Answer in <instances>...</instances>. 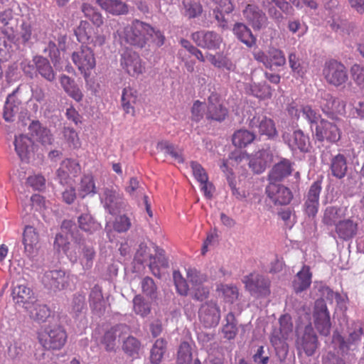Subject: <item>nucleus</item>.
<instances>
[{
	"instance_id": "15",
	"label": "nucleus",
	"mask_w": 364,
	"mask_h": 364,
	"mask_svg": "<svg viewBox=\"0 0 364 364\" xmlns=\"http://www.w3.org/2000/svg\"><path fill=\"white\" fill-rule=\"evenodd\" d=\"M291 190L281 183L269 182L265 193L275 205H287L291 203L294 197Z\"/></svg>"
},
{
	"instance_id": "33",
	"label": "nucleus",
	"mask_w": 364,
	"mask_h": 364,
	"mask_svg": "<svg viewBox=\"0 0 364 364\" xmlns=\"http://www.w3.org/2000/svg\"><path fill=\"white\" fill-rule=\"evenodd\" d=\"M232 33L238 41L248 48L256 45L257 38L252 30L245 23L236 22L232 27Z\"/></svg>"
},
{
	"instance_id": "42",
	"label": "nucleus",
	"mask_w": 364,
	"mask_h": 364,
	"mask_svg": "<svg viewBox=\"0 0 364 364\" xmlns=\"http://www.w3.org/2000/svg\"><path fill=\"white\" fill-rule=\"evenodd\" d=\"M257 135L247 129H240L234 132L232 136V144L238 148H244L257 141Z\"/></svg>"
},
{
	"instance_id": "5",
	"label": "nucleus",
	"mask_w": 364,
	"mask_h": 364,
	"mask_svg": "<svg viewBox=\"0 0 364 364\" xmlns=\"http://www.w3.org/2000/svg\"><path fill=\"white\" fill-rule=\"evenodd\" d=\"M43 36L44 33L38 23L23 21L20 26L17 41L23 50L31 49L35 43L43 38Z\"/></svg>"
},
{
	"instance_id": "18",
	"label": "nucleus",
	"mask_w": 364,
	"mask_h": 364,
	"mask_svg": "<svg viewBox=\"0 0 364 364\" xmlns=\"http://www.w3.org/2000/svg\"><path fill=\"white\" fill-rule=\"evenodd\" d=\"M41 282L46 289L53 292L61 291L68 286L66 272L61 269L46 271L42 277Z\"/></svg>"
},
{
	"instance_id": "31",
	"label": "nucleus",
	"mask_w": 364,
	"mask_h": 364,
	"mask_svg": "<svg viewBox=\"0 0 364 364\" xmlns=\"http://www.w3.org/2000/svg\"><path fill=\"white\" fill-rule=\"evenodd\" d=\"M89 305L92 312L101 317L105 313L107 308V301L105 299L102 287L95 284L91 289L89 294Z\"/></svg>"
},
{
	"instance_id": "40",
	"label": "nucleus",
	"mask_w": 364,
	"mask_h": 364,
	"mask_svg": "<svg viewBox=\"0 0 364 364\" xmlns=\"http://www.w3.org/2000/svg\"><path fill=\"white\" fill-rule=\"evenodd\" d=\"M245 89L247 94L262 100L270 99L272 96V88L266 82L247 84Z\"/></svg>"
},
{
	"instance_id": "23",
	"label": "nucleus",
	"mask_w": 364,
	"mask_h": 364,
	"mask_svg": "<svg viewBox=\"0 0 364 364\" xmlns=\"http://www.w3.org/2000/svg\"><path fill=\"white\" fill-rule=\"evenodd\" d=\"M294 163L288 159L282 158L279 162L276 163L267 176V180L269 183H282L294 172Z\"/></svg>"
},
{
	"instance_id": "48",
	"label": "nucleus",
	"mask_w": 364,
	"mask_h": 364,
	"mask_svg": "<svg viewBox=\"0 0 364 364\" xmlns=\"http://www.w3.org/2000/svg\"><path fill=\"white\" fill-rule=\"evenodd\" d=\"M287 340V338L282 336V338L277 336H270V343L274 347L276 355L281 363L285 361L289 353V346Z\"/></svg>"
},
{
	"instance_id": "37",
	"label": "nucleus",
	"mask_w": 364,
	"mask_h": 364,
	"mask_svg": "<svg viewBox=\"0 0 364 364\" xmlns=\"http://www.w3.org/2000/svg\"><path fill=\"white\" fill-rule=\"evenodd\" d=\"M16 91L9 94L4 104L3 111V118L7 122L14 121L15 115L19 112L21 100L16 95Z\"/></svg>"
},
{
	"instance_id": "9",
	"label": "nucleus",
	"mask_w": 364,
	"mask_h": 364,
	"mask_svg": "<svg viewBox=\"0 0 364 364\" xmlns=\"http://www.w3.org/2000/svg\"><path fill=\"white\" fill-rule=\"evenodd\" d=\"M340 128L333 122L321 119L315 127L314 136L316 142L323 143L325 141L330 144H336L341 137Z\"/></svg>"
},
{
	"instance_id": "55",
	"label": "nucleus",
	"mask_w": 364,
	"mask_h": 364,
	"mask_svg": "<svg viewBox=\"0 0 364 364\" xmlns=\"http://www.w3.org/2000/svg\"><path fill=\"white\" fill-rule=\"evenodd\" d=\"M97 193V188L91 175H84L80 183L78 188V196L80 198L83 199L87 196L92 194L94 195Z\"/></svg>"
},
{
	"instance_id": "19",
	"label": "nucleus",
	"mask_w": 364,
	"mask_h": 364,
	"mask_svg": "<svg viewBox=\"0 0 364 364\" xmlns=\"http://www.w3.org/2000/svg\"><path fill=\"white\" fill-rule=\"evenodd\" d=\"M246 289L255 296H267L270 294V282L259 274H250L244 277Z\"/></svg>"
},
{
	"instance_id": "63",
	"label": "nucleus",
	"mask_w": 364,
	"mask_h": 364,
	"mask_svg": "<svg viewBox=\"0 0 364 364\" xmlns=\"http://www.w3.org/2000/svg\"><path fill=\"white\" fill-rule=\"evenodd\" d=\"M149 30L147 34V42L151 39V43L156 47L160 48L164 43L166 41V37L164 33L159 28L153 27L149 23H148Z\"/></svg>"
},
{
	"instance_id": "21",
	"label": "nucleus",
	"mask_w": 364,
	"mask_h": 364,
	"mask_svg": "<svg viewBox=\"0 0 364 364\" xmlns=\"http://www.w3.org/2000/svg\"><path fill=\"white\" fill-rule=\"evenodd\" d=\"M272 151L268 146L262 148L252 155L249 161V167L255 174H261L273 161Z\"/></svg>"
},
{
	"instance_id": "29",
	"label": "nucleus",
	"mask_w": 364,
	"mask_h": 364,
	"mask_svg": "<svg viewBox=\"0 0 364 364\" xmlns=\"http://www.w3.org/2000/svg\"><path fill=\"white\" fill-rule=\"evenodd\" d=\"M316 95L323 114L332 120H338L339 118L336 114V103L338 102V99L324 90H318Z\"/></svg>"
},
{
	"instance_id": "46",
	"label": "nucleus",
	"mask_w": 364,
	"mask_h": 364,
	"mask_svg": "<svg viewBox=\"0 0 364 364\" xmlns=\"http://www.w3.org/2000/svg\"><path fill=\"white\" fill-rule=\"evenodd\" d=\"M133 311L134 312L141 316L146 318L151 313V302L146 300L145 297L139 294H136L133 299Z\"/></svg>"
},
{
	"instance_id": "60",
	"label": "nucleus",
	"mask_w": 364,
	"mask_h": 364,
	"mask_svg": "<svg viewBox=\"0 0 364 364\" xmlns=\"http://www.w3.org/2000/svg\"><path fill=\"white\" fill-rule=\"evenodd\" d=\"M183 14L188 18H194L199 16L202 11L201 4L196 0H183Z\"/></svg>"
},
{
	"instance_id": "49",
	"label": "nucleus",
	"mask_w": 364,
	"mask_h": 364,
	"mask_svg": "<svg viewBox=\"0 0 364 364\" xmlns=\"http://www.w3.org/2000/svg\"><path fill=\"white\" fill-rule=\"evenodd\" d=\"M157 149L161 151H164L166 154L171 156L175 161L179 164L184 162L183 156V151L178 147L168 141H161L157 144Z\"/></svg>"
},
{
	"instance_id": "30",
	"label": "nucleus",
	"mask_w": 364,
	"mask_h": 364,
	"mask_svg": "<svg viewBox=\"0 0 364 364\" xmlns=\"http://www.w3.org/2000/svg\"><path fill=\"white\" fill-rule=\"evenodd\" d=\"M358 223L350 218L341 220L338 222L334 232H331V235L336 238V235L342 240L348 241L353 239L358 232Z\"/></svg>"
},
{
	"instance_id": "6",
	"label": "nucleus",
	"mask_w": 364,
	"mask_h": 364,
	"mask_svg": "<svg viewBox=\"0 0 364 364\" xmlns=\"http://www.w3.org/2000/svg\"><path fill=\"white\" fill-rule=\"evenodd\" d=\"M323 75L328 84L336 87L344 85L348 79L346 66L334 59H331L325 63Z\"/></svg>"
},
{
	"instance_id": "24",
	"label": "nucleus",
	"mask_w": 364,
	"mask_h": 364,
	"mask_svg": "<svg viewBox=\"0 0 364 364\" xmlns=\"http://www.w3.org/2000/svg\"><path fill=\"white\" fill-rule=\"evenodd\" d=\"M39 234L36 229L31 225H26L23 232L22 243L23 245V255L30 259L38 254Z\"/></svg>"
},
{
	"instance_id": "17",
	"label": "nucleus",
	"mask_w": 364,
	"mask_h": 364,
	"mask_svg": "<svg viewBox=\"0 0 364 364\" xmlns=\"http://www.w3.org/2000/svg\"><path fill=\"white\" fill-rule=\"evenodd\" d=\"M242 15L255 31H259L267 27L268 17L257 5L248 4L242 10Z\"/></svg>"
},
{
	"instance_id": "41",
	"label": "nucleus",
	"mask_w": 364,
	"mask_h": 364,
	"mask_svg": "<svg viewBox=\"0 0 364 364\" xmlns=\"http://www.w3.org/2000/svg\"><path fill=\"white\" fill-rule=\"evenodd\" d=\"M122 339V348L124 353L133 359L139 358L142 346L141 341L136 337L129 335V333Z\"/></svg>"
},
{
	"instance_id": "39",
	"label": "nucleus",
	"mask_w": 364,
	"mask_h": 364,
	"mask_svg": "<svg viewBox=\"0 0 364 364\" xmlns=\"http://www.w3.org/2000/svg\"><path fill=\"white\" fill-rule=\"evenodd\" d=\"M330 170L333 176L343 178L348 172L347 158L344 154H338L331 159Z\"/></svg>"
},
{
	"instance_id": "43",
	"label": "nucleus",
	"mask_w": 364,
	"mask_h": 364,
	"mask_svg": "<svg viewBox=\"0 0 364 364\" xmlns=\"http://www.w3.org/2000/svg\"><path fill=\"white\" fill-rule=\"evenodd\" d=\"M60 81L65 92L70 97L77 102H80L82 100L83 94L74 79L68 75H63L60 77Z\"/></svg>"
},
{
	"instance_id": "25",
	"label": "nucleus",
	"mask_w": 364,
	"mask_h": 364,
	"mask_svg": "<svg viewBox=\"0 0 364 364\" xmlns=\"http://www.w3.org/2000/svg\"><path fill=\"white\" fill-rule=\"evenodd\" d=\"M206 119L221 122L228 115V109L220 103V96L212 92L208 97Z\"/></svg>"
},
{
	"instance_id": "64",
	"label": "nucleus",
	"mask_w": 364,
	"mask_h": 364,
	"mask_svg": "<svg viewBox=\"0 0 364 364\" xmlns=\"http://www.w3.org/2000/svg\"><path fill=\"white\" fill-rule=\"evenodd\" d=\"M268 61L271 65V68L273 66L280 67L286 63V58L283 51L279 49L272 48L268 52Z\"/></svg>"
},
{
	"instance_id": "50",
	"label": "nucleus",
	"mask_w": 364,
	"mask_h": 364,
	"mask_svg": "<svg viewBox=\"0 0 364 364\" xmlns=\"http://www.w3.org/2000/svg\"><path fill=\"white\" fill-rule=\"evenodd\" d=\"M167 348V341L163 338H158L154 342L150 351V363L160 364Z\"/></svg>"
},
{
	"instance_id": "59",
	"label": "nucleus",
	"mask_w": 364,
	"mask_h": 364,
	"mask_svg": "<svg viewBox=\"0 0 364 364\" xmlns=\"http://www.w3.org/2000/svg\"><path fill=\"white\" fill-rule=\"evenodd\" d=\"M271 356L268 347L257 346L252 352V360L254 364H269Z\"/></svg>"
},
{
	"instance_id": "26",
	"label": "nucleus",
	"mask_w": 364,
	"mask_h": 364,
	"mask_svg": "<svg viewBox=\"0 0 364 364\" xmlns=\"http://www.w3.org/2000/svg\"><path fill=\"white\" fill-rule=\"evenodd\" d=\"M362 335V328H358L350 332L347 338L343 337L338 332H334L332 337V343L342 354L347 353L353 346H355L360 341Z\"/></svg>"
},
{
	"instance_id": "3",
	"label": "nucleus",
	"mask_w": 364,
	"mask_h": 364,
	"mask_svg": "<svg viewBox=\"0 0 364 364\" xmlns=\"http://www.w3.org/2000/svg\"><path fill=\"white\" fill-rule=\"evenodd\" d=\"M148 23L134 19L131 24L124 28L123 39L124 42L136 49H142L147 44Z\"/></svg>"
},
{
	"instance_id": "1",
	"label": "nucleus",
	"mask_w": 364,
	"mask_h": 364,
	"mask_svg": "<svg viewBox=\"0 0 364 364\" xmlns=\"http://www.w3.org/2000/svg\"><path fill=\"white\" fill-rule=\"evenodd\" d=\"M74 243L77 245L79 255L76 252H70L68 255L70 261L73 264L79 261L85 271L91 269L97 255L95 243L84 237L75 239Z\"/></svg>"
},
{
	"instance_id": "27",
	"label": "nucleus",
	"mask_w": 364,
	"mask_h": 364,
	"mask_svg": "<svg viewBox=\"0 0 364 364\" xmlns=\"http://www.w3.org/2000/svg\"><path fill=\"white\" fill-rule=\"evenodd\" d=\"M104 206L109 214L114 215L125 210L127 202L119 193L107 188L104 191Z\"/></svg>"
},
{
	"instance_id": "52",
	"label": "nucleus",
	"mask_w": 364,
	"mask_h": 364,
	"mask_svg": "<svg viewBox=\"0 0 364 364\" xmlns=\"http://www.w3.org/2000/svg\"><path fill=\"white\" fill-rule=\"evenodd\" d=\"M279 328H274L271 334V336H277L278 337H284L288 338L289 334L292 332L293 330V323L291 320V316L285 314L279 319Z\"/></svg>"
},
{
	"instance_id": "13",
	"label": "nucleus",
	"mask_w": 364,
	"mask_h": 364,
	"mask_svg": "<svg viewBox=\"0 0 364 364\" xmlns=\"http://www.w3.org/2000/svg\"><path fill=\"white\" fill-rule=\"evenodd\" d=\"M139 54L132 48L126 47L120 58V65L132 77H137L144 71V67Z\"/></svg>"
},
{
	"instance_id": "10",
	"label": "nucleus",
	"mask_w": 364,
	"mask_h": 364,
	"mask_svg": "<svg viewBox=\"0 0 364 364\" xmlns=\"http://www.w3.org/2000/svg\"><path fill=\"white\" fill-rule=\"evenodd\" d=\"M282 139L292 152L299 151L303 154L310 152L311 141L309 136L300 129L293 131L291 134L284 132Z\"/></svg>"
},
{
	"instance_id": "51",
	"label": "nucleus",
	"mask_w": 364,
	"mask_h": 364,
	"mask_svg": "<svg viewBox=\"0 0 364 364\" xmlns=\"http://www.w3.org/2000/svg\"><path fill=\"white\" fill-rule=\"evenodd\" d=\"M207 58L214 67L218 69H225L228 71H233L235 68L232 60L221 53H217L215 55L208 54Z\"/></svg>"
},
{
	"instance_id": "35",
	"label": "nucleus",
	"mask_w": 364,
	"mask_h": 364,
	"mask_svg": "<svg viewBox=\"0 0 364 364\" xmlns=\"http://www.w3.org/2000/svg\"><path fill=\"white\" fill-rule=\"evenodd\" d=\"M31 306L26 309L31 319L38 323H43L47 321L51 316L50 309L45 304L41 303L38 299L33 302Z\"/></svg>"
},
{
	"instance_id": "8",
	"label": "nucleus",
	"mask_w": 364,
	"mask_h": 364,
	"mask_svg": "<svg viewBox=\"0 0 364 364\" xmlns=\"http://www.w3.org/2000/svg\"><path fill=\"white\" fill-rule=\"evenodd\" d=\"M72 60L85 78L90 77L91 70L96 65L94 51L91 48L83 44L73 53Z\"/></svg>"
},
{
	"instance_id": "11",
	"label": "nucleus",
	"mask_w": 364,
	"mask_h": 364,
	"mask_svg": "<svg viewBox=\"0 0 364 364\" xmlns=\"http://www.w3.org/2000/svg\"><path fill=\"white\" fill-rule=\"evenodd\" d=\"M191 40L198 47L210 50L220 49L223 37L214 31L200 30L191 33Z\"/></svg>"
},
{
	"instance_id": "20",
	"label": "nucleus",
	"mask_w": 364,
	"mask_h": 364,
	"mask_svg": "<svg viewBox=\"0 0 364 364\" xmlns=\"http://www.w3.org/2000/svg\"><path fill=\"white\" fill-rule=\"evenodd\" d=\"M11 295L16 304L24 309L33 305L38 299L33 290L26 284L13 283Z\"/></svg>"
},
{
	"instance_id": "61",
	"label": "nucleus",
	"mask_w": 364,
	"mask_h": 364,
	"mask_svg": "<svg viewBox=\"0 0 364 364\" xmlns=\"http://www.w3.org/2000/svg\"><path fill=\"white\" fill-rule=\"evenodd\" d=\"M193 360L191 346L187 341L181 343L177 352V364H191Z\"/></svg>"
},
{
	"instance_id": "38",
	"label": "nucleus",
	"mask_w": 364,
	"mask_h": 364,
	"mask_svg": "<svg viewBox=\"0 0 364 364\" xmlns=\"http://www.w3.org/2000/svg\"><path fill=\"white\" fill-rule=\"evenodd\" d=\"M312 273L309 266L304 265L296 274L292 282V287L296 294L306 291L311 284Z\"/></svg>"
},
{
	"instance_id": "14",
	"label": "nucleus",
	"mask_w": 364,
	"mask_h": 364,
	"mask_svg": "<svg viewBox=\"0 0 364 364\" xmlns=\"http://www.w3.org/2000/svg\"><path fill=\"white\" fill-rule=\"evenodd\" d=\"M198 317L205 328H214L220 321V306L213 300L205 301L199 308Z\"/></svg>"
},
{
	"instance_id": "7",
	"label": "nucleus",
	"mask_w": 364,
	"mask_h": 364,
	"mask_svg": "<svg viewBox=\"0 0 364 364\" xmlns=\"http://www.w3.org/2000/svg\"><path fill=\"white\" fill-rule=\"evenodd\" d=\"M249 127L258 130L259 134L257 136L258 140H260L261 136H267V139L270 141H277L279 139V132L275 122L272 119L263 114H255L250 119Z\"/></svg>"
},
{
	"instance_id": "28",
	"label": "nucleus",
	"mask_w": 364,
	"mask_h": 364,
	"mask_svg": "<svg viewBox=\"0 0 364 364\" xmlns=\"http://www.w3.org/2000/svg\"><path fill=\"white\" fill-rule=\"evenodd\" d=\"M28 135L32 139L35 138L42 145H51L54 138L51 132L46 127H44L39 120L33 119L28 127Z\"/></svg>"
},
{
	"instance_id": "47",
	"label": "nucleus",
	"mask_w": 364,
	"mask_h": 364,
	"mask_svg": "<svg viewBox=\"0 0 364 364\" xmlns=\"http://www.w3.org/2000/svg\"><path fill=\"white\" fill-rule=\"evenodd\" d=\"M343 217L342 208L338 206H328L326 208L322 218V223L327 227H336L338 222Z\"/></svg>"
},
{
	"instance_id": "4",
	"label": "nucleus",
	"mask_w": 364,
	"mask_h": 364,
	"mask_svg": "<svg viewBox=\"0 0 364 364\" xmlns=\"http://www.w3.org/2000/svg\"><path fill=\"white\" fill-rule=\"evenodd\" d=\"M312 319L314 328L320 335L323 336L330 335L332 323L330 311L324 299H317L314 301Z\"/></svg>"
},
{
	"instance_id": "12",
	"label": "nucleus",
	"mask_w": 364,
	"mask_h": 364,
	"mask_svg": "<svg viewBox=\"0 0 364 364\" xmlns=\"http://www.w3.org/2000/svg\"><path fill=\"white\" fill-rule=\"evenodd\" d=\"M296 345L299 353L303 351L308 357L315 354L319 346V342L311 323L306 325L303 334L298 336Z\"/></svg>"
},
{
	"instance_id": "22",
	"label": "nucleus",
	"mask_w": 364,
	"mask_h": 364,
	"mask_svg": "<svg viewBox=\"0 0 364 364\" xmlns=\"http://www.w3.org/2000/svg\"><path fill=\"white\" fill-rule=\"evenodd\" d=\"M14 144L15 151L21 161L28 163L30 159L33 156L37 145L28 135L21 134L15 136Z\"/></svg>"
},
{
	"instance_id": "58",
	"label": "nucleus",
	"mask_w": 364,
	"mask_h": 364,
	"mask_svg": "<svg viewBox=\"0 0 364 364\" xmlns=\"http://www.w3.org/2000/svg\"><path fill=\"white\" fill-rule=\"evenodd\" d=\"M141 288L142 293L151 301H155L158 298V287L151 277L146 276L141 282Z\"/></svg>"
},
{
	"instance_id": "54",
	"label": "nucleus",
	"mask_w": 364,
	"mask_h": 364,
	"mask_svg": "<svg viewBox=\"0 0 364 364\" xmlns=\"http://www.w3.org/2000/svg\"><path fill=\"white\" fill-rule=\"evenodd\" d=\"M92 32V26L85 20H81L79 25L74 30L77 40L82 43H90Z\"/></svg>"
},
{
	"instance_id": "34",
	"label": "nucleus",
	"mask_w": 364,
	"mask_h": 364,
	"mask_svg": "<svg viewBox=\"0 0 364 364\" xmlns=\"http://www.w3.org/2000/svg\"><path fill=\"white\" fill-rule=\"evenodd\" d=\"M32 61L35 63L36 75L39 74L50 82L55 81L56 75L48 58L42 55H35Z\"/></svg>"
},
{
	"instance_id": "62",
	"label": "nucleus",
	"mask_w": 364,
	"mask_h": 364,
	"mask_svg": "<svg viewBox=\"0 0 364 364\" xmlns=\"http://www.w3.org/2000/svg\"><path fill=\"white\" fill-rule=\"evenodd\" d=\"M60 50L58 49L57 45L53 41H49L48 46L44 49V53H48L53 67L56 70L62 68L63 60L60 57Z\"/></svg>"
},
{
	"instance_id": "45",
	"label": "nucleus",
	"mask_w": 364,
	"mask_h": 364,
	"mask_svg": "<svg viewBox=\"0 0 364 364\" xmlns=\"http://www.w3.org/2000/svg\"><path fill=\"white\" fill-rule=\"evenodd\" d=\"M81 11L85 17L96 27L99 28L104 24V17L97 8L90 4L83 3L81 6Z\"/></svg>"
},
{
	"instance_id": "57",
	"label": "nucleus",
	"mask_w": 364,
	"mask_h": 364,
	"mask_svg": "<svg viewBox=\"0 0 364 364\" xmlns=\"http://www.w3.org/2000/svg\"><path fill=\"white\" fill-rule=\"evenodd\" d=\"M262 6L267 11L269 18L279 27L280 24L284 22L285 17L278 7L275 6L273 0L262 1Z\"/></svg>"
},
{
	"instance_id": "32",
	"label": "nucleus",
	"mask_w": 364,
	"mask_h": 364,
	"mask_svg": "<svg viewBox=\"0 0 364 364\" xmlns=\"http://www.w3.org/2000/svg\"><path fill=\"white\" fill-rule=\"evenodd\" d=\"M96 4L105 11L114 16H127L130 6L122 0H96Z\"/></svg>"
},
{
	"instance_id": "2",
	"label": "nucleus",
	"mask_w": 364,
	"mask_h": 364,
	"mask_svg": "<svg viewBox=\"0 0 364 364\" xmlns=\"http://www.w3.org/2000/svg\"><path fill=\"white\" fill-rule=\"evenodd\" d=\"M38 341L46 350H60L65 344L67 333L60 324H48L38 333Z\"/></svg>"
},
{
	"instance_id": "53",
	"label": "nucleus",
	"mask_w": 364,
	"mask_h": 364,
	"mask_svg": "<svg viewBox=\"0 0 364 364\" xmlns=\"http://www.w3.org/2000/svg\"><path fill=\"white\" fill-rule=\"evenodd\" d=\"M288 61L294 77L297 78L303 77L305 75L306 68L304 62L296 53L292 52L289 54Z\"/></svg>"
},
{
	"instance_id": "56",
	"label": "nucleus",
	"mask_w": 364,
	"mask_h": 364,
	"mask_svg": "<svg viewBox=\"0 0 364 364\" xmlns=\"http://www.w3.org/2000/svg\"><path fill=\"white\" fill-rule=\"evenodd\" d=\"M136 92L131 87H125L122 91V106L124 112L127 114L132 113L133 115L134 113V108L133 105L136 102Z\"/></svg>"
},
{
	"instance_id": "16",
	"label": "nucleus",
	"mask_w": 364,
	"mask_h": 364,
	"mask_svg": "<svg viewBox=\"0 0 364 364\" xmlns=\"http://www.w3.org/2000/svg\"><path fill=\"white\" fill-rule=\"evenodd\" d=\"M130 327L126 323H117L106 330L101 338L100 343L107 352L115 351L117 338H124L130 333Z\"/></svg>"
},
{
	"instance_id": "44",
	"label": "nucleus",
	"mask_w": 364,
	"mask_h": 364,
	"mask_svg": "<svg viewBox=\"0 0 364 364\" xmlns=\"http://www.w3.org/2000/svg\"><path fill=\"white\" fill-rule=\"evenodd\" d=\"M225 323L222 327V333L224 338L227 340H233L238 333V321L234 313L229 312L225 318Z\"/></svg>"
},
{
	"instance_id": "36",
	"label": "nucleus",
	"mask_w": 364,
	"mask_h": 364,
	"mask_svg": "<svg viewBox=\"0 0 364 364\" xmlns=\"http://www.w3.org/2000/svg\"><path fill=\"white\" fill-rule=\"evenodd\" d=\"M77 225L79 229L89 235H92L102 229L101 223L94 218L87 209L86 212L82 213L77 217Z\"/></svg>"
}]
</instances>
